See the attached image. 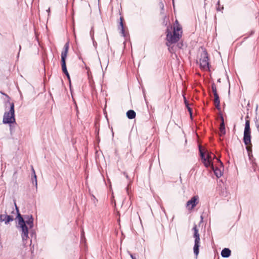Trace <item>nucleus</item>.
<instances>
[{
    "mask_svg": "<svg viewBox=\"0 0 259 259\" xmlns=\"http://www.w3.org/2000/svg\"><path fill=\"white\" fill-rule=\"evenodd\" d=\"M221 255L223 257H228L231 255V250L229 248H225L222 250Z\"/></svg>",
    "mask_w": 259,
    "mask_h": 259,
    "instance_id": "14",
    "label": "nucleus"
},
{
    "mask_svg": "<svg viewBox=\"0 0 259 259\" xmlns=\"http://www.w3.org/2000/svg\"><path fill=\"white\" fill-rule=\"evenodd\" d=\"M214 103L215 105V107L218 109H220V99L219 95H214Z\"/></svg>",
    "mask_w": 259,
    "mask_h": 259,
    "instance_id": "15",
    "label": "nucleus"
},
{
    "mask_svg": "<svg viewBox=\"0 0 259 259\" xmlns=\"http://www.w3.org/2000/svg\"><path fill=\"white\" fill-rule=\"evenodd\" d=\"M255 126L257 129V131L259 132V123L258 120L256 118L255 120Z\"/></svg>",
    "mask_w": 259,
    "mask_h": 259,
    "instance_id": "20",
    "label": "nucleus"
},
{
    "mask_svg": "<svg viewBox=\"0 0 259 259\" xmlns=\"http://www.w3.org/2000/svg\"><path fill=\"white\" fill-rule=\"evenodd\" d=\"M222 122L220 124V136H223L226 134L225 126L224 123V120L223 117H221Z\"/></svg>",
    "mask_w": 259,
    "mask_h": 259,
    "instance_id": "12",
    "label": "nucleus"
},
{
    "mask_svg": "<svg viewBox=\"0 0 259 259\" xmlns=\"http://www.w3.org/2000/svg\"><path fill=\"white\" fill-rule=\"evenodd\" d=\"M69 50V44L66 43L64 46L63 50L61 53V66L62 71L67 70L65 60L67 57V53Z\"/></svg>",
    "mask_w": 259,
    "mask_h": 259,
    "instance_id": "8",
    "label": "nucleus"
},
{
    "mask_svg": "<svg viewBox=\"0 0 259 259\" xmlns=\"http://www.w3.org/2000/svg\"><path fill=\"white\" fill-rule=\"evenodd\" d=\"M217 10L218 11H220V9H219V7L217 8Z\"/></svg>",
    "mask_w": 259,
    "mask_h": 259,
    "instance_id": "29",
    "label": "nucleus"
},
{
    "mask_svg": "<svg viewBox=\"0 0 259 259\" xmlns=\"http://www.w3.org/2000/svg\"><path fill=\"white\" fill-rule=\"evenodd\" d=\"M5 213L6 214H0V221L4 222L6 224H8L10 222L13 221L14 218L12 216L7 214L6 212Z\"/></svg>",
    "mask_w": 259,
    "mask_h": 259,
    "instance_id": "10",
    "label": "nucleus"
},
{
    "mask_svg": "<svg viewBox=\"0 0 259 259\" xmlns=\"http://www.w3.org/2000/svg\"><path fill=\"white\" fill-rule=\"evenodd\" d=\"M19 47H20V49H21V46H19Z\"/></svg>",
    "mask_w": 259,
    "mask_h": 259,
    "instance_id": "33",
    "label": "nucleus"
},
{
    "mask_svg": "<svg viewBox=\"0 0 259 259\" xmlns=\"http://www.w3.org/2000/svg\"><path fill=\"white\" fill-rule=\"evenodd\" d=\"M92 31H93V28L92 29L91 31V33L92 32Z\"/></svg>",
    "mask_w": 259,
    "mask_h": 259,
    "instance_id": "31",
    "label": "nucleus"
},
{
    "mask_svg": "<svg viewBox=\"0 0 259 259\" xmlns=\"http://www.w3.org/2000/svg\"><path fill=\"white\" fill-rule=\"evenodd\" d=\"M199 202V197L195 195L192 197L191 199L187 201L186 206L188 209H192Z\"/></svg>",
    "mask_w": 259,
    "mask_h": 259,
    "instance_id": "9",
    "label": "nucleus"
},
{
    "mask_svg": "<svg viewBox=\"0 0 259 259\" xmlns=\"http://www.w3.org/2000/svg\"><path fill=\"white\" fill-rule=\"evenodd\" d=\"M136 112L133 110H130L126 112V116L130 119H134L136 117Z\"/></svg>",
    "mask_w": 259,
    "mask_h": 259,
    "instance_id": "16",
    "label": "nucleus"
},
{
    "mask_svg": "<svg viewBox=\"0 0 259 259\" xmlns=\"http://www.w3.org/2000/svg\"><path fill=\"white\" fill-rule=\"evenodd\" d=\"M211 169L213 171L214 175L217 178H220L222 176L221 170L217 167H214L213 164L210 166Z\"/></svg>",
    "mask_w": 259,
    "mask_h": 259,
    "instance_id": "11",
    "label": "nucleus"
},
{
    "mask_svg": "<svg viewBox=\"0 0 259 259\" xmlns=\"http://www.w3.org/2000/svg\"><path fill=\"white\" fill-rule=\"evenodd\" d=\"M200 68L204 71L209 70V63L208 53L206 50H204L200 55L199 59Z\"/></svg>",
    "mask_w": 259,
    "mask_h": 259,
    "instance_id": "5",
    "label": "nucleus"
},
{
    "mask_svg": "<svg viewBox=\"0 0 259 259\" xmlns=\"http://www.w3.org/2000/svg\"><path fill=\"white\" fill-rule=\"evenodd\" d=\"M186 107L188 109V110L190 112V114L191 115L192 114V109L189 107V105L188 106H186Z\"/></svg>",
    "mask_w": 259,
    "mask_h": 259,
    "instance_id": "23",
    "label": "nucleus"
},
{
    "mask_svg": "<svg viewBox=\"0 0 259 259\" xmlns=\"http://www.w3.org/2000/svg\"><path fill=\"white\" fill-rule=\"evenodd\" d=\"M163 7H164V6H163V4H162V9H163Z\"/></svg>",
    "mask_w": 259,
    "mask_h": 259,
    "instance_id": "30",
    "label": "nucleus"
},
{
    "mask_svg": "<svg viewBox=\"0 0 259 259\" xmlns=\"http://www.w3.org/2000/svg\"><path fill=\"white\" fill-rule=\"evenodd\" d=\"M218 5H220V2H218Z\"/></svg>",
    "mask_w": 259,
    "mask_h": 259,
    "instance_id": "32",
    "label": "nucleus"
},
{
    "mask_svg": "<svg viewBox=\"0 0 259 259\" xmlns=\"http://www.w3.org/2000/svg\"><path fill=\"white\" fill-rule=\"evenodd\" d=\"M32 171H33V172L34 174V181H35V185L36 186H37L36 176L35 175L34 169V168L33 167L32 168Z\"/></svg>",
    "mask_w": 259,
    "mask_h": 259,
    "instance_id": "19",
    "label": "nucleus"
},
{
    "mask_svg": "<svg viewBox=\"0 0 259 259\" xmlns=\"http://www.w3.org/2000/svg\"><path fill=\"white\" fill-rule=\"evenodd\" d=\"M247 118H248V116L245 117V124L243 135V142L245 145H248L251 143L250 121Z\"/></svg>",
    "mask_w": 259,
    "mask_h": 259,
    "instance_id": "6",
    "label": "nucleus"
},
{
    "mask_svg": "<svg viewBox=\"0 0 259 259\" xmlns=\"http://www.w3.org/2000/svg\"><path fill=\"white\" fill-rule=\"evenodd\" d=\"M193 230L194 231V237L195 238V243L193 247L194 253L195 255L197 256L199 254V248L200 246V235L198 232V229L197 225L194 224L193 227Z\"/></svg>",
    "mask_w": 259,
    "mask_h": 259,
    "instance_id": "7",
    "label": "nucleus"
},
{
    "mask_svg": "<svg viewBox=\"0 0 259 259\" xmlns=\"http://www.w3.org/2000/svg\"><path fill=\"white\" fill-rule=\"evenodd\" d=\"M65 75L67 76L68 79L69 80H70V76H69V73H68L67 74H65Z\"/></svg>",
    "mask_w": 259,
    "mask_h": 259,
    "instance_id": "24",
    "label": "nucleus"
},
{
    "mask_svg": "<svg viewBox=\"0 0 259 259\" xmlns=\"http://www.w3.org/2000/svg\"><path fill=\"white\" fill-rule=\"evenodd\" d=\"M10 109L8 112H6L4 115L3 122L4 124H11L15 122V110L14 103H10Z\"/></svg>",
    "mask_w": 259,
    "mask_h": 259,
    "instance_id": "4",
    "label": "nucleus"
},
{
    "mask_svg": "<svg viewBox=\"0 0 259 259\" xmlns=\"http://www.w3.org/2000/svg\"><path fill=\"white\" fill-rule=\"evenodd\" d=\"M63 72L65 74H67L68 73V71H67V70H66V71H63Z\"/></svg>",
    "mask_w": 259,
    "mask_h": 259,
    "instance_id": "26",
    "label": "nucleus"
},
{
    "mask_svg": "<svg viewBox=\"0 0 259 259\" xmlns=\"http://www.w3.org/2000/svg\"><path fill=\"white\" fill-rule=\"evenodd\" d=\"M47 12L48 13H50V8H49L48 10H47Z\"/></svg>",
    "mask_w": 259,
    "mask_h": 259,
    "instance_id": "28",
    "label": "nucleus"
},
{
    "mask_svg": "<svg viewBox=\"0 0 259 259\" xmlns=\"http://www.w3.org/2000/svg\"><path fill=\"white\" fill-rule=\"evenodd\" d=\"M131 257L132 259H136L135 257H134V255L132 254H131Z\"/></svg>",
    "mask_w": 259,
    "mask_h": 259,
    "instance_id": "25",
    "label": "nucleus"
},
{
    "mask_svg": "<svg viewBox=\"0 0 259 259\" xmlns=\"http://www.w3.org/2000/svg\"><path fill=\"white\" fill-rule=\"evenodd\" d=\"M182 28L179 24L178 20L175 21L174 26L172 33L168 29L166 30V45L169 46V44H172L178 42L182 36Z\"/></svg>",
    "mask_w": 259,
    "mask_h": 259,
    "instance_id": "2",
    "label": "nucleus"
},
{
    "mask_svg": "<svg viewBox=\"0 0 259 259\" xmlns=\"http://www.w3.org/2000/svg\"><path fill=\"white\" fill-rule=\"evenodd\" d=\"M123 174L128 180H130L129 177L126 172H123Z\"/></svg>",
    "mask_w": 259,
    "mask_h": 259,
    "instance_id": "22",
    "label": "nucleus"
},
{
    "mask_svg": "<svg viewBox=\"0 0 259 259\" xmlns=\"http://www.w3.org/2000/svg\"><path fill=\"white\" fill-rule=\"evenodd\" d=\"M199 150L202 162L206 167L208 168L211 166V165H213V158H216L220 166L223 167V164L222 162L219 159L217 158L214 155L212 154L213 156L212 157V154L208 153L205 156V153L203 152L201 146H199Z\"/></svg>",
    "mask_w": 259,
    "mask_h": 259,
    "instance_id": "3",
    "label": "nucleus"
},
{
    "mask_svg": "<svg viewBox=\"0 0 259 259\" xmlns=\"http://www.w3.org/2000/svg\"><path fill=\"white\" fill-rule=\"evenodd\" d=\"M246 149L248 151V154L249 160L252 163V164H256L254 162V161L255 160V159L254 158V157L252 154V152H251V150H250V148L247 147L246 148Z\"/></svg>",
    "mask_w": 259,
    "mask_h": 259,
    "instance_id": "17",
    "label": "nucleus"
},
{
    "mask_svg": "<svg viewBox=\"0 0 259 259\" xmlns=\"http://www.w3.org/2000/svg\"><path fill=\"white\" fill-rule=\"evenodd\" d=\"M211 89H212V91L213 93V95H218V93H217V87H216V85L214 83H212V85H211Z\"/></svg>",
    "mask_w": 259,
    "mask_h": 259,
    "instance_id": "18",
    "label": "nucleus"
},
{
    "mask_svg": "<svg viewBox=\"0 0 259 259\" xmlns=\"http://www.w3.org/2000/svg\"><path fill=\"white\" fill-rule=\"evenodd\" d=\"M63 72L65 74H67L68 73V71H67V70H66V71H63Z\"/></svg>",
    "mask_w": 259,
    "mask_h": 259,
    "instance_id": "27",
    "label": "nucleus"
},
{
    "mask_svg": "<svg viewBox=\"0 0 259 259\" xmlns=\"http://www.w3.org/2000/svg\"><path fill=\"white\" fill-rule=\"evenodd\" d=\"M183 97H184V102H185L186 106H189V103H188V101H187L186 97L184 96H183Z\"/></svg>",
    "mask_w": 259,
    "mask_h": 259,
    "instance_id": "21",
    "label": "nucleus"
},
{
    "mask_svg": "<svg viewBox=\"0 0 259 259\" xmlns=\"http://www.w3.org/2000/svg\"><path fill=\"white\" fill-rule=\"evenodd\" d=\"M123 17H120V23H119V25L118 29H119V30L120 31V33H121L122 35L123 36H125V31H124L123 24Z\"/></svg>",
    "mask_w": 259,
    "mask_h": 259,
    "instance_id": "13",
    "label": "nucleus"
},
{
    "mask_svg": "<svg viewBox=\"0 0 259 259\" xmlns=\"http://www.w3.org/2000/svg\"><path fill=\"white\" fill-rule=\"evenodd\" d=\"M17 212V228L21 231V235L24 244L28 238V227L31 229L33 227V218L32 215H24L23 218L19 212V210L16 205Z\"/></svg>",
    "mask_w": 259,
    "mask_h": 259,
    "instance_id": "1",
    "label": "nucleus"
}]
</instances>
